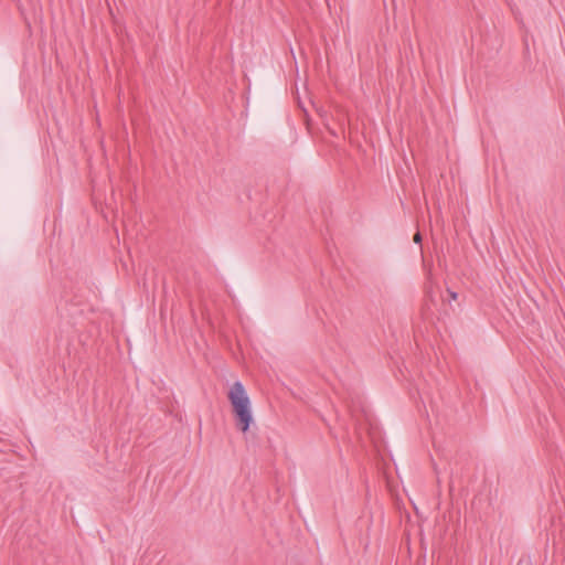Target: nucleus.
Returning <instances> with one entry per match:
<instances>
[{"label":"nucleus","mask_w":565,"mask_h":565,"mask_svg":"<svg viewBox=\"0 0 565 565\" xmlns=\"http://www.w3.org/2000/svg\"><path fill=\"white\" fill-rule=\"evenodd\" d=\"M227 397L233 408L237 429L246 433L254 423V417L249 396L242 382H234L228 391Z\"/></svg>","instance_id":"nucleus-1"},{"label":"nucleus","mask_w":565,"mask_h":565,"mask_svg":"<svg viewBox=\"0 0 565 565\" xmlns=\"http://www.w3.org/2000/svg\"><path fill=\"white\" fill-rule=\"evenodd\" d=\"M414 242L416 244H420L422 243V235L419 232H417L415 235H414Z\"/></svg>","instance_id":"nucleus-2"},{"label":"nucleus","mask_w":565,"mask_h":565,"mask_svg":"<svg viewBox=\"0 0 565 565\" xmlns=\"http://www.w3.org/2000/svg\"><path fill=\"white\" fill-rule=\"evenodd\" d=\"M450 296H451L452 299L457 298V294L456 292H450Z\"/></svg>","instance_id":"nucleus-3"}]
</instances>
